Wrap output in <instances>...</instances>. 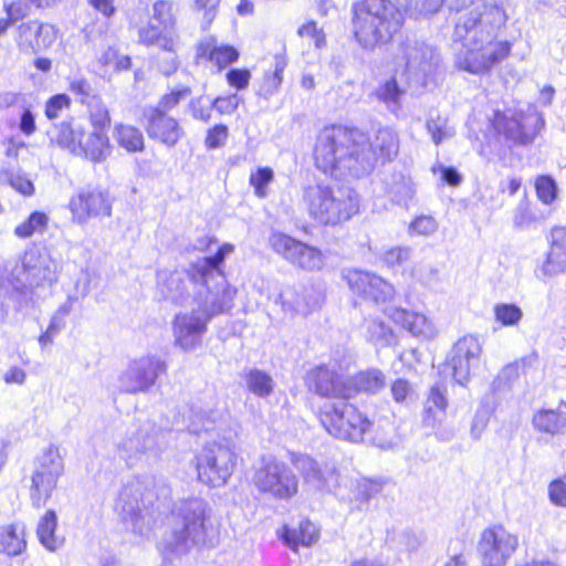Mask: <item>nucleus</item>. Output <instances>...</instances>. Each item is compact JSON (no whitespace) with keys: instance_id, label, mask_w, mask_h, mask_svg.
Listing matches in <instances>:
<instances>
[{"instance_id":"nucleus-12","label":"nucleus","mask_w":566,"mask_h":566,"mask_svg":"<svg viewBox=\"0 0 566 566\" xmlns=\"http://www.w3.org/2000/svg\"><path fill=\"white\" fill-rule=\"evenodd\" d=\"M398 57L405 62L407 80L416 87H423L439 64L436 48L415 35H406L400 41Z\"/></svg>"},{"instance_id":"nucleus-30","label":"nucleus","mask_w":566,"mask_h":566,"mask_svg":"<svg viewBox=\"0 0 566 566\" xmlns=\"http://www.w3.org/2000/svg\"><path fill=\"white\" fill-rule=\"evenodd\" d=\"M536 431L551 437L562 434L566 431V413L554 409H541L532 419Z\"/></svg>"},{"instance_id":"nucleus-63","label":"nucleus","mask_w":566,"mask_h":566,"mask_svg":"<svg viewBox=\"0 0 566 566\" xmlns=\"http://www.w3.org/2000/svg\"><path fill=\"white\" fill-rule=\"evenodd\" d=\"M548 496L553 504L566 507V483L559 479L551 482Z\"/></svg>"},{"instance_id":"nucleus-14","label":"nucleus","mask_w":566,"mask_h":566,"mask_svg":"<svg viewBox=\"0 0 566 566\" xmlns=\"http://www.w3.org/2000/svg\"><path fill=\"white\" fill-rule=\"evenodd\" d=\"M167 370V364L156 355L130 360L117 376V387L123 394H146Z\"/></svg>"},{"instance_id":"nucleus-39","label":"nucleus","mask_w":566,"mask_h":566,"mask_svg":"<svg viewBox=\"0 0 566 566\" xmlns=\"http://www.w3.org/2000/svg\"><path fill=\"white\" fill-rule=\"evenodd\" d=\"M114 138L120 147L129 153H137L144 149V136L138 128L132 125H116Z\"/></svg>"},{"instance_id":"nucleus-16","label":"nucleus","mask_w":566,"mask_h":566,"mask_svg":"<svg viewBox=\"0 0 566 566\" xmlns=\"http://www.w3.org/2000/svg\"><path fill=\"white\" fill-rule=\"evenodd\" d=\"M56 265L46 253L32 249L24 253L21 268L17 274L18 282L22 285L21 295L25 296L28 290L41 286H51L56 281ZM32 298L19 301V307H27Z\"/></svg>"},{"instance_id":"nucleus-18","label":"nucleus","mask_w":566,"mask_h":566,"mask_svg":"<svg viewBox=\"0 0 566 566\" xmlns=\"http://www.w3.org/2000/svg\"><path fill=\"white\" fill-rule=\"evenodd\" d=\"M290 461L308 488L331 493L338 486L339 474L334 463L298 452H292Z\"/></svg>"},{"instance_id":"nucleus-29","label":"nucleus","mask_w":566,"mask_h":566,"mask_svg":"<svg viewBox=\"0 0 566 566\" xmlns=\"http://www.w3.org/2000/svg\"><path fill=\"white\" fill-rule=\"evenodd\" d=\"M281 541L292 551L311 546L318 539V528L308 520H302L296 528L284 525L279 532Z\"/></svg>"},{"instance_id":"nucleus-28","label":"nucleus","mask_w":566,"mask_h":566,"mask_svg":"<svg viewBox=\"0 0 566 566\" xmlns=\"http://www.w3.org/2000/svg\"><path fill=\"white\" fill-rule=\"evenodd\" d=\"M198 259L196 262L191 263L190 271L188 273L174 271V272H164L160 273L159 277L163 281L161 285V293L166 298L171 300L175 303H181L184 301V295L187 292V279L192 281L193 283H199L201 286L199 291L197 292V296L200 292L206 294V286L205 283L201 280H195L192 277V271L193 265L199 261Z\"/></svg>"},{"instance_id":"nucleus-64","label":"nucleus","mask_w":566,"mask_h":566,"mask_svg":"<svg viewBox=\"0 0 566 566\" xmlns=\"http://www.w3.org/2000/svg\"><path fill=\"white\" fill-rule=\"evenodd\" d=\"M409 229L418 234L429 235L437 230V222L430 216H420L410 223Z\"/></svg>"},{"instance_id":"nucleus-11","label":"nucleus","mask_w":566,"mask_h":566,"mask_svg":"<svg viewBox=\"0 0 566 566\" xmlns=\"http://www.w3.org/2000/svg\"><path fill=\"white\" fill-rule=\"evenodd\" d=\"M64 474V461L56 446L51 444L33 462L30 497L34 507H42L51 499L60 478Z\"/></svg>"},{"instance_id":"nucleus-51","label":"nucleus","mask_w":566,"mask_h":566,"mask_svg":"<svg viewBox=\"0 0 566 566\" xmlns=\"http://www.w3.org/2000/svg\"><path fill=\"white\" fill-rule=\"evenodd\" d=\"M273 177L274 174L270 167L258 168L250 175V185L254 188V192L258 197H266V187L273 180Z\"/></svg>"},{"instance_id":"nucleus-55","label":"nucleus","mask_w":566,"mask_h":566,"mask_svg":"<svg viewBox=\"0 0 566 566\" xmlns=\"http://www.w3.org/2000/svg\"><path fill=\"white\" fill-rule=\"evenodd\" d=\"M411 256V249L409 247H394L382 253L381 260L388 266H399L406 263Z\"/></svg>"},{"instance_id":"nucleus-61","label":"nucleus","mask_w":566,"mask_h":566,"mask_svg":"<svg viewBox=\"0 0 566 566\" xmlns=\"http://www.w3.org/2000/svg\"><path fill=\"white\" fill-rule=\"evenodd\" d=\"M446 419V413H443L442 409L430 407L423 403V412H422V424L426 428H430L432 430L438 429L443 420Z\"/></svg>"},{"instance_id":"nucleus-42","label":"nucleus","mask_w":566,"mask_h":566,"mask_svg":"<svg viewBox=\"0 0 566 566\" xmlns=\"http://www.w3.org/2000/svg\"><path fill=\"white\" fill-rule=\"evenodd\" d=\"M537 363V355L535 353L521 358L514 363L507 364L500 371L496 381L510 385L518 378L521 373H525L526 368L533 367Z\"/></svg>"},{"instance_id":"nucleus-19","label":"nucleus","mask_w":566,"mask_h":566,"mask_svg":"<svg viewBox=\"0 0 566 566\" xmlns=\"http://www.w3.org/2000/svg\"><path fill=\"white\" fill-rule=\"evenodd\" d=\"M491 125L505 143L528 145L544 127V119L536 114L509 117L496 111L491 119Z\"/></svg>"},{"instance_id":"nucleus-45","label":"nucleus","mask_w":566,"mask_h":566,"mask_svg":"<svg viewBox=\"0 0 566 566\" xmlns=\"http://www.w3.org/2000/svg\"><path fill=\"white\" fill-rule=\"evenodd\" d=\"M48 224V216L44 212L34 211L25 221L15 227L14 234L19 238H29L38 231H43Z\"/></svg>"},{"instance_id":"nucleus-33","label":"nucleus","mask_w":566,"mask_h":566,"mask_svg":"<svg viewBox=\"0 0 566 566\" xmlns=\"http://www.w3.org/2000/svg\"><path fill=\"white\" fill-rule=\"evenodd\" d=\"M52 142L75 154L81 147V138L84 137V129L80 125H72L71 122H62L49 132Z\"/></svg>"},{"instance_id":"nucleus-49","label":"nucleus","mask_w":566,"mask_h":566,"mask_svg":"<svg viewBox=\"0 0 566 566\" xmlns=\"http://www.w3.org/2000/svg\"><path fill=\"white\" fill-rule=\"evenodd\" d=\"M90 112L91 123L94 130L103 132L111 124V116L108 109L101 103L99 98L87 105Z\"/></svg>"},{"instance_id":"nucleus-4","label":"nucleus","mask_w":566,"mask_h":566,"mask_svg":"<svg viewBox=\"0 0 566 566\" xmlns=\"http://www.w3.org/2000/svg\"><path fill=\"white\" fill-rule=\"evenodd\" d=\"M212 509L201 497L182 499L174 504L170 530L159 548L164 555L181 556L195 546H213Z\"/></svg>"},{"instance_id":"nucleus-6","label":"nucleus","mask_w":566,"mask_h":566,"mask_svg":"<svg viewBox=\"0 0 566 566\" xmlns=\"http://www.w3.org/2000/svg\"><path fill=\"white\" fill-rule=\"evenodd\" d=\"M352 30L366 51L388 43L403 24L402 11L390 0H361L352 6Z\"/></svg>"},{"instance_id":"nucleus-35","label":"nucleus","mask_w":566,"mask_h":566,"mask_svg":"<svg viewBox=\"0 0 566 566\" xmlns=\"http://www.w3.org/2000/svg\"><path fill=\"white\" fill-rule=\"evenodd\" d=\"M242 379L250 392L259 398H266L274 390V380L270 374L258 368H248L242 371Z\"/></svg>"},{"instance_id":"nucleus-17","label":"nucleus","mask_w":566,"mask_h":566,"mask_svg":"<svg viewBox=\"0 0 566 566\" xmlns=\"http://www.w3.org/2000/svg\"><path fill=\"white\" fill-rule=\"evenodd\" d=\"M306 382L311 391L325 399L344 401L354 396L349 379L335 361L312 368L307 373Z\"/></svg>"},{"instance_id":"nucleus-9","label":"nucleus","mask_w":566,"mask_h":566,"mask_svg":"<svg viewBox=\"0 0 566 566\" xmlns=\"http://www.w3.org/2000/svg\"><path fill=\"white\" fill-rule=\"evenodd\" d=\"M165 432L150 420H144L129 429L118 442V455L127 465L138 462L153 464L157 462L164 449Z\"/></svg>"},{"instance_id":"nucleus-41","label":"nucleus","mask_w":566,"mask_h":566,"mask_svg":"<svg viewBox=\"0 0 566 566\" xmlns=\"http://www.w3.org/2000/svg\"><path fill=\"white\" fill-rule=\"evenodd\" d=\"M200 55H207L208 60L218 65L219 69H223L229 64L235 62L239 57L238 50L232 45H213L212 48L201 46Z\"/></svg>"},{"instance_id":"nucleus-1","label":"nucleus","mask_w":566,"mask_h":566,"mask_svg":"<svg viewBox=\"0 0 566 566\" xmlns=\"http://www.w3.org/2000/svg\"><path fill=\"white\" fill-rule=\"evenodd\" d=\"M398 150V135L389 127L379 128L370 139L358 128L332 126L319 133L314 158L316 167L325 174L360 177L369 174L378 161L392 160Z\"/></svg>"},{"instance_id":"nucleus-21","label":"nucleus","mask_w":566,"mask_h":566,"mask_svg":"<svg viewBox=\"0 0 566 566\" xmlns=\"http://www.w3.org/2000/svg\"><path fill=\"white\" fill-rule=\"evenodd\" d=\"M72 221L85 224L90 219H102L112 216L113 201L109 193L97 188H82L73 195L69 202Z\"/></svg>"},{"instance_id":"nucleus-47","label":"nucleus","mask_w":566,"mask_h":566,"mask_svg":"<svg viewBox=\"0 0 566 566\" xmlns=\"http://www.w3.org/2000/svg\"><path fill=\"white\" fill-rule=\"evenodd\" d=\"M406 316L412 319V324L409 331V333L412 335L428 336L431 333L430 324L423 314L409 312L401 307L396 308V317L406 318Z\"/></svg>"},{"instance_id":"nucleus-8","label":"nucleus","mask_w":566,"mask_h":566,"mask_svg":"<svg viewBox=\"0 0 566 566\" xmlns=\"http://www.w3.org/2000/svg\"><path fill=\"white\" fill-rule=\"evenodd\" d=\"M318 419L333 437L349 442H360L371 427V421L348 400L325 402Z\"/></svg>"},{"instance_id":"nucleus-46","label":"nucleus","mask_w":566,"mask_h":566,"mask_svg":"<svg viewBox=\"0 0 566 566\" xmlns=\"http://www.w3.org/2000/svg\"><path fill=\"white\" fill-rule=\"evenodd\" d=\"M535 190L538 199L545 205L553 203L558 193L556 181L548 175H542L536 178Z\"/></svg>"},{"instance_id":"nucleus-7","label":"nucleus","mask_w":566,"mask_h":566,"mask_svg":"<svg viewBox=\"0 0 566 566\" xmlns=\"http://www.w3.org/2000/svg\"><path fill=\"white\" fill-rule=\"evenodd\" d=\"M302 198L310 217L324 226L340 224L359 211L357 192L337 182L308 185Z\"/></svg>"},{"instance_id":"nucleus-27","label":"nucleus","mask_w":566,"mask_h":566,"mask_svg":"<svg viewBox=\"0 0 566 566\" xmlns=\"http://www.w3.org/2000/svg\"><path fill=\"white\" fill-rule=\"evenodd\" d=\"M566 270V228L555 227L551 232V249L541 272L544 276H554Z\"/></svg>"},{"instance_id":"nucleus-48","label":"nucleus","mask_w":566,"mask_h":566,"mask_svg":"<svg viewBox=\"0 0 566 566\" xmlns=\"http://www.w3.org/2000/svg\"><path fill=\"white\" fill-rule=\"evenodd\" d=\"M70 92L75 96L76 101L84 105H91L98 98L91 83L84 78H75L70 83Z\"/></svg>"},{"instance_id":"nucleus-13","label":"nucleus","mask_w":566,"mask_h":566,"mask_svg":"<svg viewBox=\"0 0 566 566\" xmlns=\"http://www.w3.org/2000/svg\"><path fill=\"white\" fill-rule=\"evenodd\" d=\"M197 473L200 482L219 488L232 475L237 454L230 443L210 442L197 454Z\"/></svg>"},{"instance_id":"nucleus-60","label":"nucleus","mask_w":566,"mask_h":566,"mask_svg":"<svg viewBox=\"0 0 566 566\" xmlns=\"http://www.w3.org/2000/svg\"><path fill=\"white\" fill-rule=\"evenodd\" d=\"M228 137V127L223 124L214 125L210 128L206 136V147L208 149H217L223 145Z\"/></svg>"},{"instance_id":"nucleus-5","label":"nucleus","mask_w":566,"mask_h":566,"mask_svg":"<svg viewBox=\"0 0 566 566\" xmlns=\"http://www.w3.org/2000/svg\"><path fill=\"white\" fill-rule=\"evenodd\" d=\"M171 496V490L164 479L153 475L137 476L120 491L115 510L128 530L143 534Z\"/></svg>"},{"instance_id":"nucleus-32","label":"nucleus","mask_w":566,"mask_h":566,"mask_svg":"<svg viewBox=\"0 0 566 566\" xmlns=\"http://www.w3.org/2000/svg\"><path fill=\"white\" fill-rule=\"evenodd\" d=\"M387 195L396 205L408 207L416 195V186L410 177L394 172L387 184Z\"/></svg>"},{"instance_id":"nucleus-15","label":"nucleus","mask_w":566,"mask_h":566,"mask_svg":"<svg viewBox=\"0 0 566 566\" xmlns=\"http://www.w3.org/2000/svg\"><path fill=\"white\" fill-rule=\"evenodd\" d=\"M174 4L158 0L153 4V13L147 23L138 27V42L146 46H157L171 51L175 46Z\"/></svg>"},{"instance_id":"nucleus-40","label":"nucleus","mask_w":566,"mask_h":566,"mask_svg":"<svg viewBox=\"0 0 566 566\" xmlns=\"http://www.w3.org/2000/svg\"><path fill=\"white\" fill-rule=\"evenodd\" d=\"M189 423L187 429L190 433L200 434L213 430L217 423V412L191 408L189 410Z\"/></svg>"},{"instance_id":"nucleus-3","label":"nucleus","mask_w":566,"mask_h":566,"mask_svg":"<svg viewBox=\"0 0 566 566\" xmlns=\"http://www.w3.org/2000/svg\"><path fill=\"white\" fill-rule=\"evenodd\" d=\"M454 10L457 18L452 36L465 50L461 59L465 71L473 74L485 73L510 54V42H494L504 17L497 7L478 1L470 7Z\"/></svg>"},{"instance_id":"nucleus-52","label":"nucleus","mask_w":566,"mask_h":566,"mask_svg":"<svg viewBox=\"0 0 566 566\" xmlns=\"http://www.w3.org/2000/svg\"><path fill=\"white\" fill-rule=\"evenodd\" d=\"M406 10L411 15H427L436 13L443 0H403Z\"/></svg>"},{"instance_id":"nucleus-50","label":"nucleus","mask_w":566,"mask_h":566,"mask_svg":"<svg viewBox=\"0 0 566 566\" xmlns=\"http://www.w3.org/2000/svg\"><path fill=\"white\" fill-rule=\"evenodd\" d=\"M191 94V90L188 86H180L168 94H165L157 106L147 107L148 109H160L164 114L176 107L180 101L188 97Z\"/></svg>"},{"instance_id":"nucleus-56","label":"nucleus","mask_w":566,"mask_h":566,"mask_svg":"<svg viewBox=\"0 0 566 566\" xmlns=\"http://www.w3.org/2000/svg\"><path fill=\"white\" fill-rule=\"evenodd\" d=\"M72 311V300L69 297L66 302L61 304L52 315L48 329L50 333L59 335L66 326L65 318Z\"/></svg>"},{"instance_id":"nucleus-10","label":"nucleus","mask_w":566,"mask_h":566,"mask_svg":"<svg viewBox=\"0 0 566 566\" xmlns=\"http://www.w3.org/2000/svg\"><path fill=\"white\" fill-rule=\"evenodd\" d=\"M252 483L261 493L281 501H289L298 492L296 474L273 454L260 457L253 468Z\"/></svg>"},{"instance_id":"nucleus-34","label":"nucleus","mask_w":566,"mask_h":566,"mask_svg":"<svg viewBox=\"0 0 566 566\" xmlns=\"http://www.w3.org/2000/svg\"><path fill=\"white\" fill-rule=\"evenodd\" d=\"M109 153L108 137L104 132L93 130L90 134L84 133L81 138V147L77 155L84 154L92 161H102Z\"/></svg>"},{"instance_id":"nucleus-54","label":"nucleus","mask_w":566,"mask_h":566,"mask_svg":"<svg viewBox=\"0 0 566 566\" xmlns=\"http://www.w3.org/2000/svg\"><path fill=\"white\" fill-rule=\"evenodd\" d=\"M536 222L527 201H521L514 210L513 226L517 230H527Z\"/></svg>"},{"instance_id":"nucleus-24","label":"nucleus","mask_w":566,"mask_h":566,"mask_svg":"<svg viewBox=\"0 0 566 566\" xmlns=\"http://www.w3.org/2000/svg\"><path fill=\"white\" fill-rule=\"evenodd\" d=\"M143 115L148 137L167 147L176 146L185 134L178 120L160 109L145 108Z\"/></svg>"},{"instance_id":"nucleus-20","label":"nucleus","mask_w":566,"mask_h":566,"mask_svg":"<svg viewBox=\"0 0 566 566\" xmlns=\"http://www.w3.org/2000/svg\"><path fill=\"white\" fill-rule=\"evenodd\" d=\"M518 546L517 536L503 526L485 528L478 543L483 566H505Z\"/></svg>"},{"instance_id":"nucleus-59","label":"nucleus","mask_w":566,"mask_h":566,"mask_svg":"<svg viewBox=\"0 0 566 566\" xmlns=\"http://www.w3.org/2000/svg\"><path fill=\"white\" fill-rule=\"evenodd\" d=\"M71 99L66 94H56L50 97L45 104V115L49 119L57 118L64 108H67Z\"/></svg>"},{"instance_id":"nucleus-58","label":"nucleus","mask_w":566,"mask_h":566,"mask_svg":"<svg viewBox=\"0 0 566 566\" xmlns=\"http://www.w3.org/2000/svg\"><path fill=\"white\" fill-rule=\"evenodd\" d=\"M424 405L442 409L443 413H446L448 408L447 387L443 384L433 385L429 390Z\"/></svg>"},{"instance_id":"nucleus-44","label":"nucleus","mask_w":566,"mask_h":566,"mask_svg":"<svg viewBox=\"0 0 566 566\" xmlns=\"http://www.w3.org/2000/svg\"><path fill=\"white\" fill-rule=\"evenodd\" d=\"M426 127L436 145H440L443 140L453 137L455 134L454 128L449 125L448 119L440 115L428 118Z\"/></svg>"},{"instance_id":"nucleus-2","label":"nucleus","mask_w":566,"mask_h":566,"mask_svg":"<svg viewBox=\"0 0 566 566\" xmlns=\"http://www.w3.org/2000/svg\"><path fill=\"white\" fill-rule=\"evenodd\" d=\"M233 250L232 244L224 243L213 255L201 258L193 265L192 277L205 283L206 294L200 292L196 296L197 307L190 313L177 314L174 318L175 344L181 349H195L207 331L208 322L232 307L235 290L227 284L221 265Z\"/></svg>"},{"instance_id":"nucleus-23","label":"nucleus","mask_w":566,"mask_h":566,"mask_svg":"<svg viewBox=\"0 0 566 566\" xmlns=\"http://www.w3.org/2000/svg\"><path fill=\"white\" fill-rule=\"evenodd\" d=\"M482 347L479 339L473 335H465L452 347L446 361V368L452 371L454 380L464 385L471 374V369L480 363Z\"/></svg>"},{"instance_id":"nucleus-62","label":"nucleus","mask_w":566,"mask_h":566,"mask_svg":"<svg viewBox=\"0 0 566 566\" xmlns=\"http://www.w3.org/2000/svg\"><path fill=\"white\" fill-rule=\"evenodd\" d=\"M189 109L191 116L195 119L208 123L211 118V112L213 109L212 102L208 105L203 104V97L192 98L189 103Z\"/></svg>"},{"instance_id":"nucleus-22","label":"nucleus","mask_w":566,"mask_h":566,"mask_svg":"<svg viewBox=\"0 0 566 566\" xmlns=\"http://www.w3.org/2000/svg\"><path fill=\"white\" fill-rule=\"evenodd\" d=\"M269 244L284 260L303 270L313 271L322 266L319 250L287 234L273 232L269 238Z\"/></svg>"},{"instance_id":"nucleus-36","label":"nucleus","mask_w":566,"mask_h":566,"mask_svg":"<svg viewBox=\"0 0 566 566\" xmlns=\"http://www.w3.org/2000/svg\"><path fill=\"white\" fill-rule=\"evenodd\" d=\"M405 93V88L398 85L395 77L385 81L374 91L376 98L384 103L392 114H397L400 111L401 97Z\"/></svg>"},{"instance_id":"nucleus-38","label":"nucleus","mask_w":566,"mask_h":566,"mask_svg":"<svg viewBox=\"0 0 566 566\" xmlns=\"http://www.w3.org/2000/svg\"><path fill=\"white\" fill-rule=\"evenodd\" d=\"M354 395L359 391L375 394L385 386V375L379 369L360 371L349 380Z\"/></svg>"},{"instance_id":"nucleus-53","label":"nucleus","mask_w":566,"mask_h":566,"mask_svg":"<svg viewBox=\"0 0 566 566\" xmlns=\"http://www.w3.org/2000/svg\"><path fill=\"white\" fill-rule=\"evenodd\" d=\"M367 337L377 345L389 344L392 337L391 329L382 321H370L367 326Z\"/></svg>"},{"instance_id":"nucleus-57","label":"nucleus","mask_w":566,"mask_h":566,"mask_svg":"<svg viewBox=\"0 0 566 566\" xmlns=\"http://www.w3.org/2000/svg\"><path fill=\"white\" fill-rule=\"evenodd\" d=\"M7 181L15 191L23 196H32L34 193V185L25 174L7 172Z\"/></svg>"},{"instance_id":"nucleus-26","label":"nucleus","mask_w":566,"mask_h":566,"mask_svg":"<svg viewBox=\"0 0 566 566\" xmlns=\"http://www.w3.org/2000/svg\"><path fill=\"white\" fill-rule=\"evenodd\" d=\"M57 30L48 23H40L36 20L24 22L19 25V36L22 44H27L39 53L50 49L56 41Z\"/></svg>"},{"instance_id":"nucleus-37","label":"nucleus","mask_w":566,"mask_h":566,"mask_svg":"<svg viewBox=\"0 0 566 566\" xmlns=\"http://www.w3.org/2000/svg\"><path fill=\"white\" fill-rule=\"evenodd\" d=\"M27 547L23 531L18 530L13 524L0 526V553L8 556H18Z\"/></svg>"},{"instance_id":"nucleus-31","label":"nucleus","mask_w":566,"mask_h":566,"mask_svg":"<svg viewBox=\"0 0 566 566\" xmlns=\"http://www.w3.org/2000/svg\"><path fill=\"white\" fill-rule=\"evenodd\" d=\"M56 513L48 510L38 523L36 535L40 543L50 552H55L64 545L65 539L56 534Z\"/></svg>"},{"instance_id":"nucleus-43","label":"nucleus","mask_w":566,"mask_h":566,"mask_svg":"<svg viewBox=\"0 0 566 566\" xmlns=\"http://www.w3.org/2000/svg\"><path fill=\"white\" fill-rule=\"evenodd\" d=\"M493 313L495 321L502 326H516L523 317L522 308L514 303H497Z\"/></svg>"},{"instance_id":"nucleus-25","label":"nucleus","mask_w":566,"mask_h":566,"mask_svg":"<svg viewBox=\"0 0 566 566\" xmlns=\"http://www.w3.org/2000/svg\"><path fill=\"white\" fill-rule=\"evenodd\" d=\"M346 279L354 293L375 303L386 302L394 295L392 285L373 273L352 270Z\"/></svg>"}]
</instances>
